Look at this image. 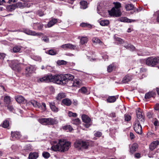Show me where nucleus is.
Masks as SVG:
<instances>
[{"instance_id": "41", "label": "nucleus", "mask_w": 159, "mask_h": 159, "mask_svg": "<svg viewBox=\"0 0 159 159\" xmlns=\"http://www.w3.org/2000/svg\"><path fill=\"white\" fill-rule=\"evenodd\" d=\"M124 47L127 49L132 51L134 50L135 49V47L133 45L130 44L125 45Z\"/></svg>"}, {"instance_id": "23", "label": "nucleus", "mask_w": 159, "mask_h": 159, "mask_svg": "<svg viewBox=\"0 0 159 159\" xmlns=\"http://www.w3.org/2000/svg\"><path fill=\"white\" fill-rule=\"evenodd\" d=\"M81 118L83 121L85 123H89L91 122V119L87 116L85 115H83L82 116Z\"/></svg>"}, {"instance_id": "62", "label": "nucleus", "mask_w": 159, "mask_h": 159, "mask_svg": "<svg viewBox=\"0 0 159 159\" xmlns=\"http://www.w3.org/2000/svg\"><path fill=\"white\" fill-rule=\"evenodd\" d=\"M134 156L135 158H139L141 157V155L139 153H137L134 155Z\"/></svg>"}, {"instance_id": "60", "label": "nucleus", "mask_w": 159, "mask_h": 159, "mask_svg": "<svg viewBox=\"0 0 159 159\" xmlns=\"http://www.w3.org/2000/svg\"><path fill=\"white\" fill-rule=\"evenodd\" d=\"M37 14L40 16H42L44 15L43 12L40 11H37Z\"/></svg>"}, {"instance_id": "22", "label": "nucleus", "mask_w": 159, "mask_h": 159, "mask_svg": "<svg viewBox=\"0 0 159 159\" xmlns=\"http://www.w3.org/2000/svg\"><path fill=\"white\" fill-rule=\"evenodd\" d=\"M78 39L80 40V43L82 45H83L87 43L88 39L87 37L79 36Z\"/></svg>"}, {"instance_id": "56", "label": "nucleus", "mask_w": 159, "mask_h": 159, "mask_svg": "<svg viewBox=\"0 0 159 159\" xmlns=\"http://www.w3.org/2000/svg\"><path fill=\"white\" fill-rule=\"evenodd\" d=\"M32 104L35 107H39L40 104L39 103L36 101H34L32 102Z\"/></svg>"}, {"instance_id": "5", "label": "nucleus", "mask_w": 159, "mask_h": 159, "mask_svg": "<svg viewBox=\"0 0 159 159\" xmlns=\"http://www.w3.org/2000/svg\"><path fill=\"white\" fill-rule=\"evenodd\" d=\"M64 75L62 74H56L54 75H51L50 79L51 82H56L57 84L64 85L63 78Z\"/></svg>"}, {"instance_id": "44", "label": "nucleus", "mask_w": 159, "mask_h": 159, "mask_svg": "<svg viewBox=\"0 0 159 159\" xmlns=\"http://www.w3.org/2000/svg\"><path fill=\"white\" fill-rule=\"evenodd\" d=\"M72 122L74 124L78 125L80 124V121L79 118H76L72 120Z\"/></svg>"}, {"instance_id": "12", "label": "nucleus", "mask_w": 159, "mask_h": 159, "mask_svg": "<svg viewBox=\"0 0 159 159\" xmlns=\"http://www.w3.org/2000/svg\"><path fill=\"white\" fill-rule=\"evenodd\" d=\"M34 70V67L31 65L27 66L25 68V74L27 77L30 76L33 72Z\"/></svg>"}, {"instance_id": "50", "label": "nucleus", "mask_w": 159, "mask_h": 159, "mask_svg": "<svg viewBox=\"0 0 159 159\" xmlns=\"http://www.w3.org/2000/svg\"><path fill=\"white\" fill-rule=\"evenodd\" d=\"M7 9L10 11H12L15 9V7L14 6L10 5L8 7H7Z\"/></svg>"}, {"instance_id": "2", "label": "nucleus", "mask_w": 159, "mask_h": 159, "mask_svg": "<svg viewBox=\"0 0 159 159\" xmlns=\"http://www.w3.org/2000/svg\"><path fill=\"white\" fill-rule=\"evenodd\" d=\"M115 7H113L111 11H109V15L111 16L118 17L121 15L119 8L121 7V4L119 2H114Z\"/></svg>"}, {"instance_id": "14", "label": "nucleus", "mask_w": 159, "mask_h": 159, "mask_svg": "<svg viewBox=\"0 0 159 159\" xmlns=\"http://www.w3.org/2000/svg\"><path fill=\"white\" fill-rule=\"evenodd\" d=\"M133 78V76L130 75H126L123 78L121 81V84H126L130 81Z\"/></svg>"}, {"instance_id": "28", "label": "nucleus", "mask_w": 159, "mask_h": 159, "mask_svg": "<svg viewBox=\"0 0 159 159\" xmlns=\"http://www.w3.org/2000/svg\"><path fill=\"white\" fill-rule=\"evenodd\" d=\"M117 96H111L108 97L107 101L108 102L112 103L115 102L117 98Z\"/></svg>"}, {"instance_id": "8", "label": "nucleus", "mask_w": 159, "mask_h": 159, "mask_svg": "<svg viewBox=\"0 0 159 159\" xmlns=\"http://www.w3.org/2000/svg\"><path fill=\"white\" fill-rule=\"evenodd\" d=\"M20 31L23 32L27 35L34 36H41L43 34L42 33H36L34 31L30 30L28 29H24L22 31Z\"/></svg>"}, {"instance_id": "57", "label": "nucleus", "mask_w": 159, "mask_h": 159, "mask_svg": "<svg viewBox=\"0 0 159 159\" xmlns=\"http://www.w3.org/2000/svg\"><path fill=\"white\" fill-rule=\"evenodd\" d=\"M42 40L44 41L46 43H48L49 42V39L46 36H45L42 38Z\"/></svg>"}, {"instance_id": "55", "label": "nucleus", "mask_w": 159, "mask_h": 159, "mask_svg": "<svg viewBox=\"0 0 159 159\" xmlns=\"http://www.w3.org/2000/svg\"><path fill=\"white\" fill-rule=\"evenodd\" d=\"M25 150H26L31 151L32 150V147L30 145H27L25 146Z\"/></svg>"}, {"instance_id": "32", "label": "nucleus", "mask_w": 159, "mask_h": 159, "mask_svg": "<svg viewBox=\"0 0 159 159\" xmlns=\"http://www.w3.org/2000/svg\"><path fill=\"white\" fill-rule=\"evenodd\" d=\"M62 128L63 130H66L67 132H70L73 130V128L69 125H65L62 127Z\"/></svg>"}, {"instance_id": "45", "label": "nucleus", "mask_w": 159, "mask_h": 159, "mask_svg": "<svg viewBox=\"0 0 159 159\" xmlns=\"http://www.w3.org/2000/svg\"><path fill=\"white\" fill-rule=\"evenodd\" d=\"M20 49V46H16L13 48V51L14 52H19Z\"/></svg>"}, {"instance_id": "13", "label": "nucleus", "mask_w": 159, "mask_h": 159, "mask_svg": "<svg viewBox=\"0 0 159 159\" xmlns=\"http://www.w3.org/2000/svg\"><path fill=\"white\" fill-rule=\"evenodd\" d=\"M63 80L64 82H65L64 84H66V82L69 81H71L74 78V76L70 74H66L64 75Z\"/></svg>"}, {"instance_id": "11", "label": "nucleus", "mask_w": 159, "mask_h": 159, "mask_svg": "<svg viewBox=\"0 0 159 159\" xmlns=\"http://www.w3.org/2000/svg\"><path fill=\"white\" fill-rule=\"evenodd\" d=\"M136 115L137 118V121L139 120L141 124L143 123L145 121V119L143 113L139 110L136 112Z\"/></svg>"}, {"instance_id": "34", "label": "nucleus", "mask_w": 159, "mask_h": 159, "mask_svg": "<svg viewBox=\"0 0 159 159\" xmlns=\"http://www.w3.org/2000/svg\"><path fill=\"white\" fill-rule=\"evenodd\" d=\"M116 68V66L114 64H112L109 65L107 68V71L109 72H111Z\"/></svg>"}, {"instance_id": "7", "label": "nucleus", "mask_w": 159, "mask_h": 159, "mask_svg": "<svg viewBox=\"0 0 159 159\" xmlns=\"http://www.w3.org/2000/svg\"><path fill=\"white\" fill-rule=\"evenodd\" d=\"M18 62L16 60L11 61L9 62V66L13 70L19 71L20 70L19 68L20 63Z\"/></svg>"}, {"instance_id": "3", "label": "nucleus", "mask_w": 159, "mask_h": 159, "mask_svg": "<svg viewBox=\"0 0 159 159\" xmlns=\"http://www.w3.org/2000/svg\"><path fill=\"white\" fill-rule=\"evenodd\" d=\"M74 147L78 149H86L89 145L88 142L82 140H78L74 143Z\"/></svg>"}, {"instance_id": "63", "label": "nucleus", "mask_w": 159, "mask_h": 159, "mask_svg": "<svg viewBox=\"0 0 159 159\" xmlns=\"http://www.w3.org/2000/svg\"><path fill=\"white\" fill-rule=\"evenodd\" d=\"M7 0H0V5H4L6 3Z\"/></svg>"}, {"instance_id": "54", "label": "nucleus", "mask_w": 159, "mask_h": 159, "mask_svg": "<svg viewBox=\"0 0 159 159\" xmlns=\"http://www.w3.org/2000/svg\"><path fill=\"white\" fill-rule=\"evenodd\" d=\"M116 39V41L118 42L119 44H121L124 42L123 40L120 38L117 37Z\"/></svg>"}, {"instance_id": "24", "label": "nucleus", "mask_w": 159, "mask_h": 159, "mask_svg": "<svg viewBox=\"0 0 159 159\" xmlns=\"http://www.w3.org/2000/svg\"><path fill=\"white\" fill-rule=\"evenodd\" d=\"M39 156L38 153L36 152H31L29 154V159H36Z\"/></svg>"}, {"instance_id": "26", "label": "nucleus", "mask_w": 159, "mask_h": 159, "mask_svg": "<svg viewBox=\"0 0 159 159\" xmlns=\"http://www.w3.org/2000/svg\"><path fill=\"white\" fill-rule=\"evenodd\" d=\"M156 95V93L154 92H150L146 93L145 96L146 99H149L152 97H153Z\"/></svg>"}, {"instance_id": "39", "label": "nucleus", "mask_w": 159, "mask_h": 159, "mask_svg": "<svg viewBox=\"0 0 159 159\" xmlns=\"http://www.w3.org/2000/svg\"><path fill=\"white\" fill-rule=\"evenodd\" d=\"M147 135V138L149 139L154 138L156 137V135L154 134L151 132H148Z\"/></svg>"}, {"instance_id": "25", "label": "nucleus", "mask_w": 159, "mask_h": 159, "mask_svg": "<svg viewBox=\"0 0 159 159\" xmlns=\"http://www.w3.org/2000/svg\"><path fill=\"white\" fill-rule=\"evenodd\" d=\"M159 141L157 140L152 143L149 146L150 149L151 150H154L158 144Z\"/></svg>"}, {"instance_id": "64", "label": "nucleus", "mask_w": 159, "mask_h": 159, "mask_svg": "<svg viewBox=\"0 0 159 159\" xmlns=\"http://www.w3.org/2000/svg\"><path fill=\"white\" fill-rule=\"evenodd\" d=\"M155 109L156 110H159V104H156L154 107Z\"/></svg>"}, {"instance_id": "37", "label": "nucleus", "mask_w": 159, "mask_h": 159, "mask_svg": "<svg viewBox=\"0 0 159 159\" xmlns=\"http://www.w3.org/2000/svg\"><path fill=\"white\" fill-rule=\"evenodd\" d=\"M9 126V122L7 120L3 121V123L1 125V126L4 128H7Z\"/></svg>"}, {"instance_id": "58", "label": "nucleus", "mask_w": 159, "mask_h": 159, "mask_svg": "<svg viewBox=\"0 0 159 159\" xmlns=\"http://www.w3.org/2000/svg\"><path fill=\"white\" fill-rule=\"evenodd\" d=\"M153 113L152 112H148L147 114V117L149 118H151L153 116Z\"/></svg>"}, {"instance_id": "33", "label": "nucleus", "mask_w": 159, "mask_h": 159, "mask_svg": "<svg viewBox=\"0 0 159 159\" xmlns=\"http://www.w3.org/2000/svg\"><path fill=\"white\" fill-rule=\"evenodd\" d=\"M92 41L93 43H99L100 45H102L103 43L98 38L94 37L92 39Z\"/></svg>"}, {"instance_id": "49", "label": "nucleus", "mask_w": 159, "mask_h": 159, "mask_svg": "<svg viewBox=\"0 0 159 159\" xmlns=\"http://www.w3.org/2000/svg\"><path fill=\"white\" fill-rule=\"evenodd\" d=\"M57 63L59 65H66L67 63V62L64 60H58L57 61Z\"/></svg>"}, {"instance_id": "20", "label": "nucleus", "mask_w": 159, "mask_h": 159, "mask_svg": "<svg viewBox=\"0 0 159 159\" xmlns=\"http://www.w3.org/2000/svg\"><path fill=\"white\" fill-rule=\"evenodd\" d=\"M57 21V20L56 19H53L50 20L45 25V27L50 28L54 25Z\"/></svg>"}, {"instance_id": "59", "label": "nucleus", "mask_w": 159, "mask_h": 159, "mask_svg": "<svg viewBox=\"0 0 159 159\" xmlns=\"http://www.w3.org/2000/svg\"><path fill=\"white\" fill-rule=\"evenodd\" d=\"M125 120L127 121H129L131 119V116L128 115H126L125 116Z\"/></svg>"}, {"instance_id": "4", "label": "nucleus", "mask_w": 159, "mask_h": 159, "mask_svg": "<svg viewBox=\"0 0 159 159\" xmlns=\"http://www.w3.org/2000/svg\"><path fill=\"white\" fill-rule=\"evenodd\" d=\"M39 121L44 125H52L57 123V120L51 118H41L38 120Z\"/></svg>"}, {"instance_id": "61", "label": "nucleus", "mask_w": 159, "mask_h": 159, "mask_svg": "<svg viewBox=\"0 0 159 159\" xmlns=\"http://www.w3.org/2000/svg\"><path fill=\"white\" fill-rule=\"evenodd\" d=\"M7 107L8 109L10 111H12L14 109V108L13 106H10L9 105L7 106Z\"/></svg>"}, {"instance_id": "36", "label": "nucleus", "mask_w": 159, "mask_h": 159, "mask_svg": "<svg viewBox=\"0 0 159 159\" xmlns=\"http://www.w3.org/2000/svg\"><path fill=\"white\" fill-rule=\"evenodd\" d=\"M81 8L83 9H85L87 7V2L85 1H81L80 2Z\"/></svg>"}, {"instance_id": "16", "label": "nucleus", "mask_w": 159, "mask_h": 159, "mask_svg": "<svg viewBox=\"0 0 159 159\" xmlns=\"http://www.w3.org/2000/svg\"><path fill=\"white\" fill-rule=\"evenodd\" d=\"M43 24L40 23H34L33 24V29L34 30H40L43 27Z\"/></svg>"}, {"instance_id": "19", "label": "nucleus", "mask_w": 159, "mask_h": 159, "mask_svg": "<svg viewBox=\"0 0 159 159\" xmlns=\"http://www.w3.org/2000/svg\"><path fill=\"white\" fill-rule=\"evenodd\" d=\"M11 135L13 139H19L21 136L20 133L17 131L11 132Z\"/></svg>"}, {"instance_id": "38", "label": "nucleus", "mask_w": 159, "mask_h": 159, "mask_svg": "<svg viewBox=\"0 0 159 159\" xmlns=\"http://www.w3.org/2000/svg\"><path fill=\"white\" fill-rule=\"evenodd\" d=\"M4 101L7 104L9 105L11 102L10 97L8 96H5L4 98Z\"/></svg>"}, {"instance_id": "35", "label": "nucleus", "mask_w": 159, "mask_h": 159, "mask_svg": "<svg viewBox=\"0 0 159 159\" xmlns=\"http://www.w3.org/2000/svg\"><path fill=\"white\" fill-rule=\"evenodd\" d=\"M109 23L108 20H102L100 21V25L102 26L107 25Z\"/></svg>"}, {"instance_id": "27", "label": "nucleus", "mask_w": 159, "mask_h": 159, "mask_svg": "<svg viewBox=\"0 0 159 159\" xmlns=\"http://www.w3.org/2000/svg\"><path fill=\"white\" fill-rule=\"evenodd\" d=\"M49 105L51 109L53 112H57L58 111V108L55 106L54 103H49Z\"/></svg>"}, {"instance_id": "47", "label": "nucleus", "mask_w": 159, "mask_h": 159, "mask_svg": "<svg viewBox=\"0 0 159 159\" xmlns=\"http://www.w3.org/2000/svg\"><path fill=\"white\" fill-rule=\"evenodd\" d=\"M79 91H80L81 93H85L86 94H88L89 93L87 92V89L85 87H83L81 89L79 90Z\"/></svg>"}, {"instance_id": "21", "label": "nucleus", "mask_w": 159, "mask_h": 159, "mask_svg": "<svg viewBox=\"0 0 159 159\" xmlns=\"http://www.w3.org/2000/svg\"><path fill=\"white\" fill-rule=\"evenodd\" d=\"M61 103L65 105L69 106L71 105L72 102L70 99L66 98L62 100Z\"/></svg>"}, {"instance_id": "9", "label": "nucleus", "mask_w": 159, "mask_h": 159, "mask_svg": "<svg viewBox=\"0 0 159 159\" xmlns=\"http://www.w3.org/2000/svg\"><path fill=\"white\" fill-rule=\"evenodd\" d=\"M141 122L138 121H135L134 129L135 132L138 134H140L142 132V128L140 125Z\"/></svg>"}, {"instance_id": "31", "label": "nucleus", "mask_w": 159, "mask_h": 159, "mask_svg": "<svg viewBox=\"0 0 159 159\" xmlns=\"http://www.w3.org/2000/svg\"><path fill=\"white\" fill-rule=\"evenodd\" d=\"M66 97L65 93H58L56 99L58 100H61V99L64 98Z\"/></svg>"}, {"instance_id": "43", "label": "nucleus", "mask_w": 159, "mask_h": 159, "mask_svg": "<svg viewBox=\"0 0 159 159\" xmlns=\"http://www.w3.org/2000/svg\"><path fill=\"white\" fill-rule=\"evenodd\" d=\"M25 3H22L20 2H18L16 4V6L18 8H23L25 7Z\"/></svg>"}, {"instance_id": "10", "label": "nucleus", "mask_w": 159, "mask_h": 159, "mask_svg": "<svg viewBox=\"0 0 159 159\" xmlns=\"http://www.w3.org/2000/svg\"><path fill=\"white\" fill-rule=\"evenodd\" d=\"M51 75H46L43 77L40 78L38 79L37 82L38 83L46 82L48 83L51 82L50 79Z\"/></svg>"}, {"instance_id": "18", "label": "nucleus", "mask_w": 159, "mask_h": 159, "mask_svg": "<svg viewBox=\"0 0 159 159\" xmlns=\"http://www.w3.org/2000/svg\"><path fill=\"white\" fill-rule=\"evenodd\" d=\"M118 20L121 22L127 23H131L136 21V20L129 19L126 17H121L118 19Z\"/></svg>"}, {"instance_id": "40", "label": "nucleus", "mask_w": 159, "mask_h": 159, "mask_svg": "<svg viewBox=\"0 0 159 159\" xmlns=\"http://www.w3.org/2000/svg\"><path fill=\"white\" fill-rule=\"evenodd\" d=\"M125 8L127 11H130L132 10L134 8V6L131 4H129L126 5Z\"/></svg>"}, {"instance_id": "29", "label": "nucleus", "mask_w": 159, "mask_h": 159, "mask_svg": "<svg viewBox=\"0 0 159 159\" xmlns=\"http://www.w3.org/2000/svg\"><path fill=\"white\" fill-rule=\"evenodd\" d=\"M72 83L73 86L79 87L81 85V82L80 79H78L74 80Z\"/></svg>"}, {"instance_id": "17", "label": "nucleus", "mask_w": 159, "mask_h": 159, "mask_svg": "<svg viewBox=\"0 0 159 159\" xmlns=\"http://www.w3.org/2000/svg\"><path fill=\"white\" fill-rule=\"evenodd\" d=\"M61 47L63 48H68L73 50H75L76 48V46L75 45H73L70 43L66 44L61 46Z\"/></svg>"}, {"instance_id": "51", "label": "nucleus", "mask_w": 159, "mask_h": 159, "mask_svg": "<svg viewBox=\"0 0 159 159\" xmlns=\"http://www.w3.org/2000/svg\"><path fill=\"white\" fill-rule=\"evenodd\" d=\"M42 155L43 157L45 158H48L50 157L49 153L47 152H43Z\"/></svg>"}, {"instance_id": "15", "label": "nucleus", "mask_w": 159, "mask_h": 159, "mask_svg": "<svg viewBox=\"0 0 159 159\" xmlns=\"http://www.w3.org/2000/svg\"><path fill=\"white\" fill-rule=\"evenodd\" d=\"M138 145L137 143H134L129 148V152L131 154H133L137 150L138 148Z\"/></svg>"}, {"instance_id": "30", "label": "nucleus", "mask_w": 159, "mask_h": 159, "mask_svg": "<svg viewBox=\"0 0 159 159\" xmlns=\"http://www.w3.org/2000/svg\"><path fill=\"white\" fill-rule=\"evenodd\" d=\"M16 100L19 103L24 102L25 101V98L21 96L16 97Z\"/></svg>"}, {"instance_id": "48", "label": "nucleus", "mask_w": 159, "mask_h": 159, "mask_svg": "<svg viewBox=\"0 0 159 159\" xmlns=\"http://www.w3.org/2000/svg\"><path fill=\"white\" fill-rule=\"evenodd\" d=\"M68 116L69 117H75L77 116V114L75 113H73L71 111H69L68 112Z\"/></svg>"}, {"instance_id": "6", "label": "nucleus", "mask_w": 159, "mask_h": 159, "mask_svg": "<svg viewBox=\"0 0 159 159\" xmlns=\"http://www.w3.org/2000/svg\"><path fill=\"white\" fill-rule=\"evenodd\" d=\"M159 63V57H151L147 58L146 60V64L151 66H154Z\"/></svg>"}, {"instance_id": "1", "label": "nucleus", "mask_w": 159, "mask_h": 159, "mask_svg": "<svg viewBox=\"0 0 159 159\" xmlns=\"http://www.w3.org/2000/svg\"><path fill=\"white\" fill-rule=\"evenodd\" d=\"M51 150L54 151L64 152L68 150L71 146V143L66 140H51Z\"/></svg>"}, {"instance_id": "42", "label": "nucleus", "mask_w": 159, "mask_h": 159, "mask_svg": "<svg viewBox=\"0 0 159 159\" xmlns=\"http://www.w3.org/2000/svg\"><path fill=\"white\" fill-rule=\"evenodd\" d=\"M46 53L50 55H54L57 54V52L54 49H50L47 51Z\"/></svg>"}, {"instance_id": "46", "label": "nucleus", "mask_w": 159, "mask_h": 159, "mask_svg": "<svg viewBox=\"0 0 159 159\" xmlns=\"http://www.w3.org/2000/svg\"><path fill=\"white\" fill-rule=\"evenodd\" d=\"M80 26L82 27H88L90 28L91 27V25L84 23H83L80 24Z\"/></svg>"}, {"instance_id": "53", "label": "nucleus", "mask_w": 159, "mask_h": 159, "mask_svg": "<svg viewBox=\"0 0 159 159\" xmlns=\"http://www.w3.org/2000/svg\"><path fill=\"white\" fill-rule=\"evenodd\" d=\"M102 134V133L99 131H96L94 134V135L95 136L97 137H99L101 136Z\"/></svg>"}, {"instance_id": "52", "label": "nucleus", "mask_w": 159, "mask_h": 159, "mask_svg": "<svg viewBox=\"0 0 159 159\" xmlns=\"http://www.w3.org/2000/svg\"><path fill=\"white\" fill-rule=\"evenodd\" d=\"M154 16H157V20L158 22H159V10L155 12L154 15Z\"/></svg>"}]
</instances>
